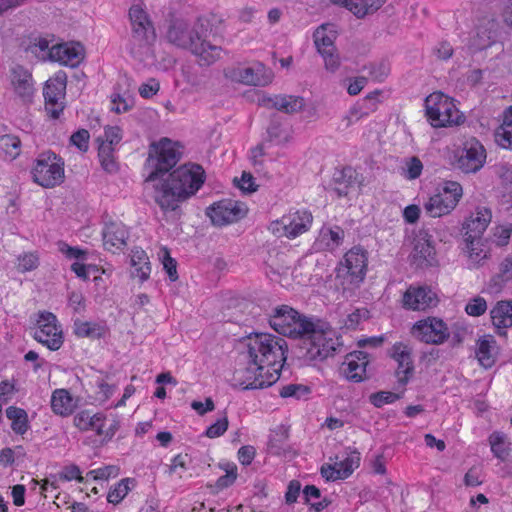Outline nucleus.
<instances>
[{"label":"nucleus","mask_w":512,"mask_h":512,"mask_svg":"<svg viewBox=\"0 0 512 512\" xmlns=\"http://www.w3.org/2000/svg\"><path fill=\"white\" fill-rule=\"evenodd\" d=\"M208 23L206 18L199 17L191 26L185 18L170 12L166 18L165 37L169 43L190 50L203 64L210 65L220 58L222 48L205 41Z\"/></svg>","instance_id":"1"},{"label":"nucleus","mask_w":512,"mask_h":512,"mask_svg":"<svg viewBox=\"0 0 512 512\" xmlns=\"http://www.w3.org/2000/svg\"><path fill=\"white\" fill-rule=\"evenodd\" d=\"M203 183L204 170L200 165L180 166L155 185V201L163 211L175 212L179 203L194 195Z\"/></svg>","instance_id":"2"},{"label":"nucleus","mask_w":512,"mask_h":512,"mask_svg":"<svg viewBox=\"0 0 512 512\" xmlns=\"http://www.w3.org/2000/svg\"><path fill=\"white\" fill-rule=\"evenodd\" d=\"M247 360L265 370H277L280 375L283 363L286 360V341L269 333H255L246 337L243 341Z\"/></svg>","instance_id":"3"},{"label":"nucleus","mask_w":512,"mask_h":512,"mask_svg":"<svg viewBox=\"0 0 512 512\" xmlns=\"http://www.w3.org/2000/svg\"><path fill=\"white\" fill-rule=\"evenodd\" d=\"M130 34L126 48L138 61H144L153 55V46L157 38L154 24L143 3H135L129 9Z\"/></svg>","instance_id":"4"},{"label":"nucleus","mask_w":512,"mask_h":512,"mask_svg":"<svg viewBox=\"0 0 512 512\" xmlns=\"http://www.w3.org/2000/svg\"><path fill=\"white\" fill-rule=\"evenodd\" d=\"M368 267V252L361 246L347 251L335 269V280L344 296H350L363 283Z\"/></svg>","instance_id":"5"},{"label":"nucleus","mask_w":512,"mask_h":512,"mask_svg":"<svg viewBox=\"0 0 512 512\" xmlns=\"http://www.w3.org/2000/svg\"><path fill=\"white\" fill-rule=\"evenodd\" d=\"M181 155L177 143L168 138H162L158 142L151 143L146 160V168L149 170L146 181L150 182L162 178L178 163Z\"/></svg>","instance_id":"6"},{"label":"nucleus","mask_w":512,"mask_h":512,"mask_svg":"<svg viewBox=\"0 0 512 512\" xmlns=\"http://www.w3.org/2000/svg\"><path fill=\"white\" fill-rule=\"evenodd\" d=\"M305 357L310 361H323L331 356L338 346V338L331 326L320 319H315L313 327L305 335Z\"/></svg>","instance_id":"7"},{"label":"nucleus","mask_w":512,"mask_h":512,"mask_svg":"<svg viewBox=\"0 0 512 512\" xmlns=\"http://www.w3.org/2000/svg\"><path fill=\"white\" fill-rule=\"evenodd\" d=\"M314 321V318L307 317L288 305H281L274 309L269 324L279 334L302 339L309 328L313 327Z\"/></svg>","instance_id":"8"},{"label":"nucleus","mask_w":512,"mask_h":512,"mask_svg":"<svg viewBox=\"0 0 512 512\" xmlns=\"http://www.w3.org/2000/svg\"><path fill=\"white\" fill-rule=\"evenodd\" d=\"M426 116L434 127L458 125L463 116L452 98L442 92H434L425 99Z\"/></svg>","instance_id":"9"},{"label":"nucleus","mask_w":512,"mask_h":512,"mask_svg":"<svg viewBox=\"0 0 512 512\" xmlns=\"http://www.w3.org/2000/svg\"><path fill=\"white\" fill-rule=\"evenodd\" d=\"M64 166L63 159L54 152H42L31 171L33 180L44 188L60 185L65 178Z\"/></svg>","instance_id":"10"},{"label":"nucleus","mask_w":512,"mask_h":512,"mask_svg":"<svg viewBox=\"0 0 512 512\" xmlns=\"http://www.w3.org/2000/svg\"><path fill=\"white\" fill-rule=\"evenodd\" d=\"M462 195L463 189L458 182L447 181L437 193L425 201L424 212L432 218L448 215L455 209Z\"/></svg>","instance_id":"11"},{"label":"nucleus","mask_w":512,"mask_h":512,"mask_svg":"<svg viewBox=\"0 0 512 512\" xmlns=\"http://www.w3.org/2000/svg\"><path fill=\"white\" fill-rule=\"evenodd\" d=\"M491 217V211L481 207L477 208L463 224V230H465L464 239L469 257L476 262L485 257V255L481 256L482 250H478L477 246L491 221Z\"/></svg>","instance_id":"12"},{"label":"nucleus","mask_w":512,"mask_h":512,"mask_svg":"<svg viewBox=\"0 0 512 512\" xmlns=\"http://www.w3.org/2000/svg\"><path fill=\"white\" fill-rule=\"evenodd\" d=\"M271 372L265 370L259 365H255L248 360V366L245 369L238 370L234 374V385L242 390H254L269 387L279 379L277 370L272 368Z\"/></svg>","instance_id":"13"},{"label":"nucleus","mask_w":512,"mask_h":512,"mask_svg":"<svg viewBox=\"0 0 512 512\" xmlns=\"http://www.w3.org/2000/svg\"><path fill=\"white\" fill-rule=\"evenodd\" d=\"M33 338L51 351H57L64 342L61 326L56 316L48 311L39 313Z\"/></svg>","instance_id":"14"},{"label":"nucleus","mask_w":512,"mask_h":512,"mask_svg":"<svg viewBox=\"0 0 512 512\" xmlns=\"http://www.w3.org/2000/svg\"><path fill=\"white\" fill-rule=\"evenodd\" d=\"M248 212L247 206L239 201L223 199L213 203L206 210L207 216L216 226H224L244 218Z\"/></svg>","instance_id":"15"},{"label":"nucleus","mask_w":512,"mask_h":512,"mask_svg":"<svg viewBox=\"0 0 512 512\" xmlns=\"http://www.w3.org/2000/svg\"><path fill=\"white\" fill-rule=\"evenodd\" d=\"M411 334L419 341L433 345L444 343L450 336L447 324L436 317L417 321L411 329Z\"/></svg>","instance_id":"16"},{"label":"nucleus","mask_w":512,"mask_h":512,"mask_svg":"<svg viewBox=\"0 0 512 512\" xmlns=\"http://www.w3.org/2000/svg\"><path fill=\"white\" fill-rule=\"evenodd\" d=\"M66 81V73L62 71H59L53 78L46 81L43 90L45 109L53 119H58L63 112L64 105L61 100L65 96Z\"/></svg>","instance_id":"17"},{"label":"nucleus","mask_w":512,"mask_h":512,"mask_svg":"<svg viewBox=\"0 0 512 512\" xmlns=\"http://www.w3.org/2000/svg\"><path fill=\"white\" fill-rule=\"evenodd\" d=\"M486 161V150L475 138L466 141L456 165L464 173H475L480 170Z\"/></svg>","instance_id":"18"},{"label":"nucleus","mask_w":512,"mask_h":512,"mask_svg":"<svg viewBox=\"0 0 512 512\" xmlns=\"http://www.w3.org/2000/svg\"><path fill=\"white\" fill-rule=\"evenodd\" d=\"M389 355L397 363L395 370L397 383L401 387L406 386L414 373L412 348L403 342H397L392 346Z\"/></svg>","instance_id":"19"},{"label":"nucleus","mask_w":512,"mask_h":512,"mask_svg":"<svg viewBox=\"0 0 512 512\" xmlns=\"http://www.w3.org/2000/svg\"><path fill=\"white\" fill-rule=\"evenodd\" d=\"M499 23L491 17L482 18L476 26L475 34L470 38L469 48L473 52L491 47L497 38Z\"/></svg>","instance_id":"20"},{"label":"nucleus","mask_w":512,"mask_h":512,"mask_svg":"<svg viewBox=\"0 0 512 512\" xmlns=\"http://www.w3.org/2000/svg\"><path fill=\"white\" fill-rule=\"evenodd\" d=\"M437 303V294L428 286H410L403 295V306L406 309L424 311L435 307Z\"/></svg>","instance_id":"21"},{"label":"nucleus","mask_w":512,"mask_h":512,"mask_svg":"<svg viewBox=\"0 0 512 512\" xmlns=\"http://www.w3.org/2000/svg\"><path fill=\"white\" fill-rule=\"evenodd\" d=\"M369 364L368 354L364 351H354L345 357L341 366V373L349 381L355 383L366 379V368Z\"/></svg>","instance_id":"22"},{"label":"nucleus","mask_w":512,"mask_h":512,"mask_svg":"<svg viewBox=\"0 0 512 512\" xmlns=\"http://www.w3.org/2000/svg\"><path fill=\"white\" fill-rule=\"evenodd\" d=\"M10 82L14 92L23 100H29L34 93V82L31 72L22 65L16 64L10 69Z\"/></svg>","instance_id":"23"},{"label":"nucleus","mask_w":512,"mask_h":512,"mask_svg":"<svg viewBox=\"0 0 512 512\" xmlns=\"http://www.w3.org/2000/svg\"><path fill=\"white\" fill-rule=\"evenodd\" d=\"M490 318L497 335L507 336L512 327V299L497 301L490 310Z\"/></svg>","instance_id":"24"},{"label":"nucleus","mask_w":512,"mask_h":512,"mask_svg":"<svg viewBox=\"0 0 512 512\" xmlns=\"http://www.w3.org/2000/svg\"><path fill=\"white\" fill-rule=\"evenodd\" d=\"M83 59V47L80 44H56L51 46L50 60L70 67H76Z\"/></svg>","instance_id":"25"},{"label":"nucleus","mask_w":512,"mask_h":512,"mask_svg":"<svg viewBox=\"0 0 512 512\" xmlns=\"http://www.w3.org/2000/svg\"><path fill=\"white\" fill-rule=\"evenodd\" d=\"M105 420L106 417L102 413L91 414L88 410H83L74 416L73 422L81 431L94 430L99 436L104 435L107 438H111L114 435V431L104 432Z\"/></svg>","instance_id":"26"},{"label":"nucleus","mask_w":512,"mask_h":512,"mask_svg":"<svg viewBox=\"0 0 512 512\" xmlns=\"http://www.w3.org/2000/svg\"><path fill=\"white\" fill-rule=\"evenodd\" d=\"M312 214L306 210L289 212L283 216V223L288 227V238H295L306 232L312 223Z\"/></svg>","instance_id":"27"},{"label":"nucleus","mask_w":512,"mask_h":512,"mask_svg":"<svg viewBox=\"0 0 512 512\" xmlns=\"http://www.w3.org/2000/svg\"><path fill=\"white\" fill-rule=\"evenodd\" d=\"M265 105L287 114H294L301 111L305 106V100L301 96L276 95L263 99Z\"/></svg>","instance_id":"28"},{"label":"nucleus","mask_w":512,"mask_h":512,"mask_svg":"<svg viewBox=\"0 0 512 512\" xmlns=\"http://www.w3.org/2000/svg\"><path fill=\"white\" fill-rule=\"evenodd\" d=\"M103 243L107 250L121 249L126 245L128 232L122 224L111 222L103 230Z\"/></svg>","instance_id":"29"},{"label":"nucleus","mask_w":512,"mask_h":512,"mask_svg":"<svg viewBox=\"0 0 512 512\" xmlns=\"http://www.w3.org/2000/svg\"><path fill=\"white\" fill-rule=\"evenodd\" d=\"M476 357L481 366L491 368L496 360V341L492 335L482 336L476 344Z\"/></svg>","instance_id":"30"},{"label":"nucleus","mask_w":512,"mask_h":512,"mask_svg":"<svg viewBox=\"0 0 512 512\" xmlns=\"http://www.w3.org/2000/svg\"><path fill=\"white\" fill-rule=\"evenodd\" d=\"M356 172L351 167L336 170L333 174V189L339 197L347 196L349 189L356 184Z\"/></svg>","instance_id":"31"},{"label":"nucleus","mask_w":512,"mask_h":512,"mask_svg":"<svg viewBox=\"0 0 512 512\" xmlns=\"http://www.w3.org/2000/svg\"><path fill=\"white\" fill-rule=\"evenodd\" d=\"M131 266L134 268L133 277H138L141 282L149 278L151 267L146 252L142 249H134L131 254Z\"/></svg>","instance_id":"32"},{"label":"nucleus","mask_w":512,"mask_h":512,"mask_svg":"<svg viewBox=\"0 0 512 512\" xmlns=\"http://www.w3.org/2000/svg\"><path fill=\"white\" fill-rule=\"evenodd\" d=\"M334 26L332 24H324L314 32V43L319 53L323 50H335L334 41L336 39Z\"/></svg>","instance_id":"33"},{"label":"nucleus","mask_w":512,"mask_h":512,"mask_svg":"<svg viewBox=\"0 0 512 512\" xmlns=\"http://www.w3.org/2000/svg\"><path fill=\"white\" fill-rule=\"evenodd\" d=\"M51 408L54 413L67 416L73 411V399L65 389H57L51 396Z\"/></svg>","instance_id":"34"},{"label":"nucleus","mask_w":512,"mask_h":512,"mask_svg":"<svg viewBox=\"0 0 512 512\" xmlns=\"http://www.w3.org/2000/svg\"><path fill=\"white\" fill-rule=\"evenodd\" d=\"M235 75L239 82L246 85L265 86L271 82V75H265L250 67L238 69Z\"/></svg>","instance_id":"35"},{"label":"nucleus","mask_w":512,"mask_h":512,"mask_svg":"<svg viewBox=\"0 0 512 512\" xmlns=\"http://www.w3.org/2000/svg\"><path fill=\"white\" fill-rule=\"evenodd\" d=\"M412 256L419 266L432 265L435 256V249L429 240L419 239L414 245Z\"/></svg>","instance_id":"36"},{"label":"nucleus","mask_w":512,"mask_h":512,"mask_svg":"<svg viewBox=\"0 0 512 512\" xmlns=\"http://www.w3.org/2000/svg\"><path fill=\"white\" fill-rule=\"evenodd\" d=\"M6 417L12 421L11 429L19 435H23L29 429L27 412L15 406H9L6 409Z\"/></svg>","instance_id":"37"},{"label":"nucleus","mask_w":512,"mask_h":512,"mask_svg":"<svg viewBox=\"0 0 512 512\" xmlns=\"http://www.w3.org/2000/svg\"><path fill=\"white\" fill-rule=\"evenodd\" d=\"M21 141L11 134L0 136V156L4 159L14 160L20 154Z\"/></svg>","instance_id":"38"},{"label":"nucleus","mask_w":512,"mask_h":512,"mask_svg":"<svg viewBox=\"0 0 512 512\" xmlns=\"http://www.w3.org/2000/svg\"><path fill=\"white\" fill-rule=\"evenodd\" d=\"M74 333L78 337H87L91 339H100L103 334V328L93 322L75 320L74 321Z\"/></svg>","instance_id":"39"},{"label":"nucleus","mask_w":512,"mask_h":512,"mask_svg":"<svg viewBox=\"0 0 512 512\" xmlns=\"http://www.w3.org/2000/svg\"><path fill=\"white\" fill-rule=\"evenodd\" d=\"M385 2L386 0H354V7L350 8V11L361 19L376 12Z\"/></svg>","instance_id":"40"},{"label":"nucleus","mask_w":512,"mask_h":512,"mask_svg":"<svg viewBox=\"0 0 512 512\" xmlns=\"http://www.w3.org/2000/svg\"><path fill=\"white\" fill-rule=\"evenodd\" d=\"M135 480L132 478H124L120 480L114 488H111L107 495V501L114 505L119 504L130 491L129 484H134Z\"/></svg>","instance_id":"41"},{"label":"nucleus","mask_w":512,"mask_h":512,"mask_svg":"<svg viewBox=\"0 0 512 512\" xmlns=\"http://www.w3.org/2000/svg\"><path fill=\"white\" fill-rule=\"evenodd\" d=\"M27 51L34 54L40 60H50V40L44 37H36L29 44Z\"/></svg>","instance_id":"42"},{"label":"nucleus","mask_w":512,"mask_h":512,"mask_svg":"<svg viewBox=\"0 0 512 512\" xmlns=\"http://www.w3.org/2000/svg\"><path fill=\"white\" fill-rule=\"evenodd\" d=\"M114 148L110 144H100L98 156L103 169L109 173L116 171L117 164L113 156Z\"/></svg>","instance_id":"43"},{"label":"nucleus","mask_w":512,"mask_h":512,"mask_svg":"<svg viewBox=\"0 0 512 512\" xmlns=\"http://www.w3.org/2000/svg\"><path fill=\"white\" fill-rule=\"evenodd\" d=\"M269 141H274L277 144H286L290 141V133L282 127L281 123L272 120L267 128Z\"/></svg>","instance_id":"44"},{"label":"nucleus","mask_w":512,"mask_h":512,"mask_svg":"<svg viewBox=\"0 0 512 512\" xmlns=\"http://www.w3.org/2000/svg\"><path fill=\"white\" fill-rule=\"evenodd\" d=\"M360 464V453L353 451L349 456L335 465L344 479L348 478Z\"/></svg>","instance_id":"45"},{"label":"nucleus","mask_w":512,"mask_h":512,"mask_svg":"<svg viewBox=\"0 0 512 512\" xmlns=\"http://www.w3.org/2000/svg\"><path fill=\"white\" fill-rule=\"evenodd\" d=\"M311 392V389L307 385L303 384H288L281 388L279 395L283 398H295L301 399L307 397Z\"/></svg>","instance_id":"46"},{"label":"nucleus","mask_w":512,"mask_h":512,"mask_svg":"<svg viewBox=\"0 0 512 512\" xmlns=\"http://www.w3.org/2000/svg\"><path fill=\"white\" fill-rule=\"evenodd\" d=\"M423 170V164L421 160L412 156L405 160V166L403 168V175L409 180H415L420 177Z\"/></svg>","instance_id":"47"},{"label":"nucleus","mask_w":512,"mask_h":512,"mask_svg":"<svg viewBox=\"0 0 512 512\" xmlns=\"http://www.w3.org/2000/svg\"><path fill=\"white\" fill-rule=\"evenodd\" d=\"M160 259L169 279L171 281H176L178 279L177 263L176 260L170 256V252L167 247L161 248Z\"/></svg>","instance_id":"48"},{"label":"nucleus","mask_w":512,"mask_h":512,"mask_svg":"<svg viewBox=\"0 0 512 512\" xmlns=\"http://www.w3.org/2000/svg\"><path fill=\"white\" fill-rule=\"evenodd\" d=\"M17 270L21 273L35 270L39 265V257L36 253H24L18 256Z\"/></svg>","instance_id":"49"},{"label":"nucleus","mask_w":512,"mask_h":512,"mask_svg":"<svg viewBox=\"0 0 512 512\" xmlns=\"http://www.w3.org/2000/svg\"><path fill=\"white\" fill-rule=\"evenodd\" d=\"M487 310V302L483 297L476 296L466 305L465 311L468 315L478 317Z\"/></svg>","instance_id":"50"},{"label":"nucleus","mask_w":512,"mask_h":512,"mask_svg":"<svg viewBox=\"0 0 512 512\" xmlns=\"http://www.w3.org/2000/svg\"><path fill=\"white\" fill-rule=\"evenodd\" d=\"M497 143L505 148L512 149V125H501L495 133Z\"/></svg>","instance_id":"51"},{"label":"nucleus","mask_w":512,"mask_h":512,"mask_svg":"<svg viewBox=\"0 0 512 512\" xmlns=\"http://www.w3.org/2000/svg\"><path fill=\"white\" fill-rule=\"evenodd\" d=\"M400 398L399 394L390 391H380L370 396V401L375 407H382L385 404L393 403Z\"/></svg>","instance_id":"52"},{"label":"nucleus","mask_w":512,"mask_h":512,"mask_svg":"<svg viewBox=\"0 0 512 512\" xmlns=\"http://www.w3.org/2000/svg\"><path fill=\"white\" fill-rule=\"evenodd\" d=\"M368 71L369 76L376 81H383L389 74V67L387 64L371 63L364 67Z\"/></svg>","instance_id":"53"},{"label":"nucleus","mask_w":512,"mask_h":512,"mask_svg":"<svg viewBox=\"0 0 512 512\" xmlns=\"http://www.w3.org/2000/svg\"><path fill=\"white\" fill-rule=\"evenodd\" d=\"M228 425H229V421L226 416V413H224V416L222 418L218 419L214 424L210 425L207 428L205 435L208 438L219 437L227 431Z\"/></svg>","instance_id":"54"},{"label":"nucleus","mask_w":512,"mask_h":512,"mask_svg":"<svg viewBox=\"0 0 512 512\" xmlns=\"http://www.w3.org/2000/svg\"><path fill=\"white\" fill-rule=\"evenodd\" d=\"M324 60L325 68L326 70L330 72H335L339 66H340V58L337 54L336 49L335 50H323V52L320 53Z\"/></svg>","instance_id":"55"},{"label":"nucleus","mask_w":512,"mask_h":512,"mask_svg":"<svg viewBox=\"0 0 512 512\" xmlns=\"http://www.w3.org/2000/svg\"><path fill=\"white\" fill-rule=\"evenodd\" d=\"M70 141L80 151L86 152L88 150L89 132L85 129H80L72 134Z\"/></svg>","instance_id":"56"},{"label":"nucleus","mask_w":512,"mask_h":512,"mask_svg":"<svg viewBox=\"0 0 512 512\" xmlns=\"http://www.w3.org/2000/svg\"><path fill=\"white\" fill-rule=\"evenodd\" d=\"M344 235H345L344 230L339 226H335L333 228H328L326 230H324V229L321 230V236L323 238L329 237L333 246H339L344 239Z\"/></svg>","instance_id":"57"},{"label":"nucleus","mask_w":512,"mask_h":512,"mask_svg":"<svg viewBox=\"0 0 512 512\" xmlns=\"http://www.w3.org/2000/svg\"><path fill=\"white\" fill-rule=\"evenodd\" d=\"M502 278V280L507 281L512 279V254L507 256L500 264V273L496 277H494L491 282L497 283V280Z\"/></svg>","instance_id":"58"},{"label":"nucleus","mask_w":512,"mask_h":512,"mask_svg":"<svg viewBox=\"0 0 512 512\" xmlns=\"http://www.w3.org/2000/svg\"><path fill=\"white\" fill-rule=\"evenodd\" d=\"M369 317V311L365 308L362 309H356L352 313H350L347 316V320L345 322V325L348 328H356V326L363 320L367 319Z\"/></svg>","instance_id":"59"},{"label":"nucleus","mask_w":512,"mask_h":512,"mask_svg":"<svg viewBox=\"0 0 512 512\" xmlns=\"http://www.w3.org/2000/svg\"><path fill=\"white\" fill-rule=\"evenodd\" d=\"M104 137L105 139L102 140L100 144H110L113 147V145L118 144L122 138L121 129L117 126L106 127Z\"/></svg>","instance_id":"60"},{"label":"nucleus","mask_w":512,"mask_h":512,"mask_svg":"<svg viewBox=\"0 0 512 512\" xmlns=\"http://www.w3.org/2000/svg\"><path fill=\"white\" fill-rule=\"evenodd\" d=\"M238 187L247 193H252L257 190V185L254 183V177L249 172H243L241 179L238 181Z\"/></svg>","instance_id":"61"},{"label":"nucleus","mask_w":512,"mask_h":512,"mask_svg":"<svg viewBox=\"0 0 512 512\" xmlns=\"http://www.w3.org/2000/svg\"><path fill=\"white\" fill-rule=\"evenodd\" d=\"M256 454V450L251 445L242 446L238 450V459L242 465L248 466L253 461Z\"/></svg>","instance_id":"62"},{"label":"nucleus","mask_w":512,"mask_h":512,"mask_svg":"<svg viewBox=\"0 0 512 512\" xmlns=\"http://www.w3.org/2000/svg\"><path fill=\"white\" fill-rule=\"evenodd\" d=\"M236 471V466H233L230 470L227 469L226 474L219 477L218 480L216 481L217 488L224 489L232 485L237 478Z\"/></svg>","instance_id":"63"},{"label":"nucleus","mask_w":512,"mask_h":512,"mask_svg":"<svg viewBox=\"0 0 512 512\" xmlns=\"http://www.w3.org/2000/svg\"><path fill=\"white\" fill-rule=\"evenodd\" d=\"M111 102L113 104L112 110L116 113L126 112L131 108L129 101L120 94L112 95Z\"/></svg>","instance_id":"64"}]
</instances>
